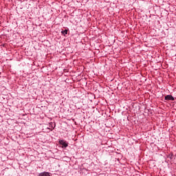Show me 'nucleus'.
Masks as SVG:
<instances>
[{"label":"nucleus","instance_id":"nucleus-1","mask_svg":"<svg viewBox=\"0 0 176 176\" xmlns=\"http://www.w3.org/2000/svg\"><path fill=\"white\" fill-rule=\"evenodd\" d=\"M59 144L62 145V148H67L68 146V142L64 140H59Z\"/></svg>","mask_w":176,"mask_h":176},{"label":"nucleus","instance_id":"nucleus-2","mask_svg":"<svg viewBox=\"0 0 176 176\" xmlns=\"http://www.w3.org/2000/svg\"><path fill=\"white\" fill-rule=\"evenodd\" d=\"M164 100H166V101H174L175 98L171 95H167L164 97Z\"/></svg>","mask_w":176,"mask_h":176},{"label":"nucleus","instance_id":"nucleus-3","mask_svg":"<svg viewBox=\"0 0 176 176\" xmlns=\"http://www.w3.org/2000/svg\"><path fill=\"white\" fill-rule=\"evenodd\" d=\"M167 157L170 159V160H173V157H174V155L173 153H170L167 155Z\"/></svg>","mask_w":176,"mask_h":176},{"label":"nucleus","instance_id":"nucleus-4","mask_svg":"<svg viewBox=\"0 0 176 176\" xmlns=\"http://www.w3.org/2000/svg\"><path fill=\"white\" fill-rule=\"evenodd\" d=\"M61 33H62L63 35H67V34H68V30H63V31L61 32Z\"/></svg>","mask_w":176,"mask_h":176},{"label":"nucleus","instance_id":"nucleus-5","mask_svg":"<svg viewBox=\"0 0 176 176\" xmlns=\"http://www.w3.org/2000/svg\"><path fill=\"white\" fill-rule=\"evenodd\" d=\"M44 176H50V173H49V172H45Z\"/></svg>","mask_w":176,"mask_h":176},{"label":"nucleus","instance_id":"nucleus-6","mask_svg":"<svg viewBox=\"0 0 176 176\" xmlns=\"http://www.w3.org/2000/svg\"><path fill=\"white\" fill-rule=\"evenodd\" d=\"M38 176H45V172H42L38 174Z\"/></svg>","mask_w":176,"mask_h":176},{"label":"nucleus","instance_id":"nucleus-7","mask_svg":"<svg viewBox=\"0 0 176 176\" xmlns=\"http://www.w3.org/2000/svg\"><path fill=\"white\" fill-rule=\"evenodd\" d=\"M50 129H52L51 130H53L54 129V127H53V125H52V123H51V126H50Z\"/></svg>","mask_w":176,"mask_h":176},{"label":"nucleus","instance_id":"nucleus-8","mask_svg":"<svg viewBox=\"0 0 176 176\" xmlns=\"http://www.w3.org/2000/svg\"><path fill=\"white\" fill-rule=\"evenodd\" d=\"M58 68H59V69H60V68H62V71H64V70L65 69H64V67H59Z\"/></svg>","mask_w":176,"mask_h":176},{"label":"nucleus","instance_id":"nucleus-9","mask_svg":"<svg viewBox=\"0 0 176 176\" xmlns=\"http://www.w3.org/2000/svg\"><path fill=\"white\" fill-rule=\"evenodd\" d=\"M155 69V71H157V69Z\"/></svg>","mask_w":176,"mask_h":176},{"label":"nucleus","instance_id":"nucleus-10","mask_svg":"<svg viewBox=\"0 0 176 176\" xmlns=\"http://www.w3.org/2000/svg\"><path fill=\"white\" fill-rule=\"evenodd\" d=\"M56 69H57V67L56 68Z\"/></svg>","mask_w":176,"mask_h":176}]
</instances>
